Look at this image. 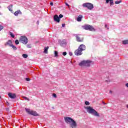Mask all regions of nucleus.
<instances>
[{
  "mask_svg": "<svg viewBox=\"0 0 128 128\" xmlns=\"http://www.w3.org/2000/svg\"><path fill=\"white\" fill-rule=\"evenodd\" d=\"M64 120L66 124H70V126L72 128H76L78 126V124H76V122L74 120L70 117H64Z\"/></svg>",
  "mask_w": 128,
  "mask_h": 128,
  "instance_id": "f257e3e1",
  "label": "nucleus"
},
{
  "mask_svg": "<svg viewBox=\"0 0 128 128\" xmlns=\"http://www.w3.org/2000/svg\"><path fill=\"white\" fill-rule=\"evenodd\" d=\"M86 111L88 114H92V116H100V114L98 112L94 109L92 108V107L88 106L86 108Z\"/></svg>",
  "mask_w": 128,
  "mask_h": 128,
  "instance_id": "f03ea898",
  "label": "nucleus"
},
{
  "mask_svg": "<svg viewBox=\"0 0 128 128\" xmlns=\"http://www.w3.org/2000/svg\"><path fill=\"white\" fill-rule=\"evenodd\" d=\"M92 62L90 60H84L82 61L80 64L79 66H90V64H92Z\"/></svg>",
  "mask_w": 128,
  "mask_h": 128,
  "instance_id": "7ed1b4c3",
  "label": "nucleus"
},
{
  "mask_svg": "<svg viewBox=\"0 0 128 128\" xmlns=\"http://www.w3.org/2000/svg\"><path fill=\"white\" fill-rule=\"evenodd\" d=\"M25 110L27 114H31V116H38V114L36 112L32 110H30V108H25Z\"/></svg>",
  "mask_w": 128,
  "mask_h": 128,
  "instance_id": "20e7f679",
  "label": "nucleus"
},
{
  "mask_svg": "<svg viewBox=\"0 0 128 128\" xmlns=\"http://www.w3.org/2000/svg\"><path fill=\"white\" fill-rule=\"evenodd\" d=\"M82 28H84V30H90V32H94L96 30L92 26L88 24H86L82 26Z\"/></svg>",
  "mask_w": 128,
  "mask_h": 128,
  "instance_id": "39448f33",
  "label": "nucleus"
},
{
  "mask_svg": "<svg viewBox=\"0 0 128 128\" xmlns=\"http://www.w3.org/2000/svg\"><path fill=\"white\" fill-rule=\"evenodd\" d=\"M20 42L23 44H26L28 42V38L26 36H21L20 38Z\"/></svg>",
  "mask_w": 128,
  "mask_h": 128,
  "instance_id": "423d86ee",
  "label": "nucleus"
},
{
  "mask_svg": "<svg viewBox=\"0 0 128 128\" xmlns=\"http://www.w3.org/2000/svg\"><path fill=\"white\" fill-rule=\"evenodd\" d=\"M76 40L78 42H84V38L81 34H76Z\"/></svg>",
  "mask_w": 128,
  "mask_h": 128,
  "instance_id": "0eeeda50",
  "label": "nucleus"
},
{
  "mask_svg": "<svg viewBox=\"0 0 128 128\" xmlns=\"http://www.w3.org/2000/svg\"><path fill=\"white\" fill-rule=\"evenodd\" d=\"M82 6H84V8H87L88 10H92V8H94V4L90 3H84L82 4Z\"/></svg>",
  "mask_w": 128,
  "mask_h": 128,
  "instance_id": "6e6552de",
  "label": "nucleus"
},
{
  "mask_svg": "<svg viewBox=\"0 0 128 128\" xmlns=\"http://www.w3.org/2000/svg\"><path fill=\"white\" fill-rule=\"evenodd\" d=\"M82 51L80 50L78 48L77 50H76L74 51V54H76V56H82Z\"/></svg>",
  "mask_w": 128,
  "mask_h": 128,
  "instance_id": "1a4fd4ad",
  "label": "nucleus"
},
{
  "mask_svg": "<svg viewBox=\"0 0 128 128\" xmlns=\"http://www.w3.org/2000/svg\"><path fill=\"white\" fill-rule=\"evenodd\" d=\"M78 48L81 50L82 52L84 50H86V46L82 44L80 46H79Z\"/></svg>",
  "mask_w": 128,
  "mask_h": 128,
  "instance_id": "9d476101",
  "label": "nucleus"
},
{
  "mask_svg": "<svg viewBox=\"0 0 128 128\" xmlns=\"http://www.w3.org/2000/svg\"><path fill=\"white\" fill-rule=\"evenodd\" d=\"M54 22H60V18L58 17V15L54 16Z\"/></svg>",
  "mask_w": 128,
  "mask_h": 128,
  "instance_id": "9b49d317",
  "label": "nucleus"
},
{
  "mask_svg": "<svg viewBox=\"0 0 128 128\" xmlns=\"http://www.w3.org/2000/svg\"><path fill=\"white\" fill-rule=\"evenodd\" d=\"M5 46H12V40H8Z\"/></svg>",
  "mask_w": 128,
  "mask_h": 128,
  "instance_id": "f8f14e48",
  "label": "nucleus"
},
{
  "mask_svg": "<svg viewBox=\"0 0 128 128\" xmlns=\"http://www.w3.org/2000/svg\"><path fill=\"white\" fill-rule=\"evenodd\" d=\"M8 96L10 98H16V96L14 94H12V93H9Z\"/></svg>",
  "mask_w": 128,
  "mask_h": 128,
  "instance_id": "ddd939ff",
  "label": "nucleus"
},
{
  "mask_svg": "<svg viewBox=\"0 0 128 128\" xmlns=\"http://www.w3.org/2000/svg\"><path fill=\"white\" fill-rule=\"evenodd\" d=\"M22 14V11H20V10H18L14 12V14L16 16H18V14Z\"/></svg>",
  "mask_w": 128,
  "mask_h": 128,
  "instance_id": "4468645a",
  "label": "nucleus"
},
{
  "mask_svg": "<svg viewBox=\"0 0 128 128\" xmlns=\"http://www.w3.org/2000/svg\"><path fill=\"white\" fill-rule=\"evenodd\" d=\"M82 15H79L77 18V22H82Z\"/></svg>",
  "mask_w": 128,
  "mask_h": 128,
  "instance_id": "2eb2a0df",
  "label": "nucleus"
},
{
  "mask_svg": "<svg viewBox=\"0 0 128 128\" xmlns=\"http://www.w3.org/2000/svg\"><path fill=\"white\" fill-rule=\"evenodd\" d=\"M8 8L10 12H14V10H12V5H10L8 6Z\"/></svg>",
  "mask_w": 128,
  "mask_h": 128,
  "instance_id": "dca6fc26",
  "label": "nucleus"
},
{
  "mask_svg": "<svg viewBox=\"0 0 128 128\" xmlns=\"http://www.w3.org/2000/svg\"><path fill=\"white\" fill-rule=\"evenodd\" d=\"M122 44H128V40H123Z\"/></svg>",
  "mask_w": 128,
  "mask_h": 128,
  "instance_id": "f3484780",
  "label": "nucleus"
},
{
  "mask_svg": "<svg viewBox=\"0 0 128 128\" xmlns=\"http://www.w3.org/2000/svg\"><path fill=\"white\" fill-rule=\"evenodd\" d=\"M48 46L45 47L44 48V54H48Z\"/></svg>",
  "mask_w": 128,
  "mask_h": 128,
  "instance_id": "a211bd4d",
  "label": "nucleus"
},
{
  "mask_svg": "<svg viewBox=\"0 0 128 128\" xmlns=\"http://www.w3.org/2000/svg\"><path fill=\"white\" fill-rule=\"evenodd\" d=\"M11 47L13 48V50H16L17 48L16 47V46H14L12 44V46H11Z\"/></svg>",
  "mask_w": 128,
  "mask_h": 128,
  "instance_id": "6ab92c4d",
  "label": "nucleus"
},
{
  "mask_svg": "<svg viewBox=\"0 0 128 128\" xmlns=\"http://www.w3.org/2000/svg\"><path fill=\"white\" fill-rule=\"evenodd\" d=\"M22 56L24 58H28V54H23L22 55Z\"/></svg>",
  "mask_w": 128,
  "mask_h": 128,
  "instance_id": "aec40b11",
  "label": "nucleus"
},
{
  "mask_svg": "<svg viewBox=\"0 0 128 128\" xmlns=\"http://www.w3.org/2000/svg\"><path fill=\"white\" fill-rule=\"evenodd\" d=\"M10 36H12V38H14V34H12V32H10Z\"/></svg>",
  "mask_w": 128,
  "mask_h": 128,
  "instance_id": "412c9836",
  "label": "nucleus"
},
{
  "mask_svg": "<svg viewBox=\"0 0 128 128\" xmlns=\"http://www.w3.org/2000/svg\"><path fill=\"white\" fill-rule=\"evenodd\" d=\"M120 2H122L121 0H118V1L115 2L116 4H120Z\"/></svg>",
  "mask_w": 128,
  "mask_h": 128,
  "instance_id": "4be33fe9",
  "label": "nucleus"
},
{
  "mask_svg": "<svg viewBox=\"0 0 128 128\" xmlns=\"http://www.w3.org/2000/svg\"><path fill=\"white\" fill-rule=\"evenodd\" d=\"M110 6H112L114 5V0H111L110 2Z\"/></svg>",
  "mask_w": 128,
  "mask_h": 128,
  "instance_id": "5701e85b",
  "label": "nucleus"
},
{
  "mask_svg": "<svg viewBox=\"0 0 128 128\" xmlns=\"http://www.w3.org/2000/svg\"><path fill=\"white\" fill-rule=\"evenodd\" d=\"M85 104L86 106H90V102H88V101H86L85 102Z\"/></svg>",
  "mask_w": 128,
  "mask_h": 128,
  "instance_id": "b1692460",
  "label": "nucleus"
},
{
  "mask_svg": "<svg viewBox=\"0 0 128 128\" xmlns=\"http://www.w3.org/2000/svg\"><path fill=\"white\" fill-rule=\"evenodd\" d=\"M15 44H20V42L18 41V40H16Z\"/></svg>",
  "mask_w": 128,
  "mask_h": 128,
  "instance_id": "393cba45",
  "label": "nucleus"
},
{
  "mask_svg": "<svg viewBox=\"0 0 128 128\" xmlns=\"http://www.w3.org/2000/svg\"><path fill=\"white\" fill-rule=\"evenodd\" d=\"M58 51H54V56H58Z\"/></svg>",
  "mask_w": 128,
  "mask_h": 128,
  "instance_id": "a878e982",
  "label": "nucleus"
},
{
  "mask_svg": "<svg viewBox=\"0 0 128 128\" xmlns=\"http://www.w3.org/2000/svg\"><path fill=\"white\" fill-rule=\"evenodd\" d=\"M64 18V16L62 14L59 15V18Z\"/></svg>",
  "mask_w": 128,
  "mask_h": 128,
  "instance_id": "bb28decb",
  "label": "nucleus"
},
{
  "mask_svg": "<svg viewBox=\"0 0 128 128\" xmlns=\"http://www.w3.org/2000/svg\"><path fill=\"white\" fill-rule=\"evenodd\" d=\"M2 30H4V27L0 25V32Z\"/></svg>",
  "mask_w": 128,
  "mask_h": 128,
  "instance_id": "cd10ccee",
  "label": "nucleus"
},
{
  "mask_svg": "<svg viewBox=\"0 0 128 128\" xmlns=\"http://www.w3.org/2000/svg\"><path fill=\"white\" fill-rule=\"evenodd\" d=\"M26 82H30V78H26Z\"/></svg>",
  "mask_w": 128,
  "mask_h": 128,
  "instance_id": "c85d7f7f",
  "label": "nucleus"
},
{
  "mask_svg": "<svg viewBox=\"0 0 128 128\" xmlns=\"http://www.w3.org/2000/svg\"><path fill=\"white\" fill-rule=\"evenodd\" d=\"M24 98L26 100H30V99L27 97H24Z\"/></svg>",
  "mask_w": 128,
  "mask_h": 128,
  "instance_id": "c756f323",
  "label": "nucleus"
},
{
  "mask_svg": "<svg viewBox=\"0 0 128 128\" xmlns=\"http://www.w3.org/2000/svg\"><path fill=\"white\" fill-rule=\"evenodd\" d=\"M62 54H63V56H66V52H63V53H62Z\"/></svg>",
  "mask_w": 128,
  "mask_h": 128,
  "instance_id": "7c9ffc66",
  "label": "nucleus"
},
{
  "mask_svg": "<svg viewBox=\"0 0 128 128\" xmlns=\"http://www.w3.org/2000/svg\"><path fill=\"white\" fill-rule=\"evenodd\" d=\"M52 96H53L54 98H56V94H53Z\"/></svg>",
  "mask_w": 128,
  "mask_h": 128,
  "instance_id": "2f4dec72",
  "label": "nucleus"
},
{
  "mask_svg": "<svg viewBox=\"0 0 128 128\" xmlns=\"http://www.w3.org/2000/svg\"><path fill=\"white\" fill-rule=\"evenodd\" d=\"M111 0H106V4H108V2H110Z\"/></svg>",
  "mask_w": 128,
  "mask_h": 128,
  "instance_id": "473e14b6",
  "label": "nucleus"
},
{
  "mask_svg": "<svg viewBox=\"0 0 128 128\" xmlns=\"http://www.w3.org/2000/svg\"><path fill=\"white\" fill-rule=\"evenodd\" d=\"M69 54H70V56H72V52H69Z\"/></svg>",
  "mask_w": 128,
  "mask_h": 128,
  "instance_id": "72a5a7b5",
  "label": "nucleus"
},
{
  "mask_svg": "<svg viewBox=\"0 0 128 128\" xmlns=\"http://www.w3.org/2000/svg\"><path fill=\"white\" fill-rule=\"evenodd\" d=\"M65 4H66V6H68V8H70V5H68V3L66 2Z\"/></svg>",
  "mask_w": 128,
  "mask_h": 128,
  "instance_id": "f704fd0d",
  "label": "nucleus"
},
{
  "mask_svg": "<svg viewBox=\"0 0 128 128\" xmlns=\"http://www.w3.org/2000/svg\"><path fill=\"white\" fill-rule=\"evenodd\" d=\"M66 26V24H62V27L64 28Z\"/></svg>",
  "mask_w": 128,
  "mask_h": 128,
  "instance_id": "c9c22d12",
  "label": "nucleus"
},
{
  "mask_svg": "<svg viewBox=\"0 0 128 128\" xmlns=\"http://www.w3.org/2000/svg\"><path fill=\"white\" fill-rule=\"evenodd\" d=\"M50 6H54V2H50Z\"/></svg>",
  "mask_w": 128,
  "mask_h": 128,
  "instance_id": "e433bc0d",
  "label": "nucleus"
},
{
  "mask_svg": "<svg viewBox=\"0 0 128 128\" xmlns=\"http://www.w3.org/2000/svg\"><path fill=\"white\" fill-rule=\"evenodd\" d=\"M126 86L127 88H128V83H126Z\"/></svg>",
  "mask_w": 128,
  "mask_h": 128,
  "instance_id": "4c0bfd02",
  "label": "nucleus"
},
{
  "mask_svg": "<svg viewBox=\"0 0 128 128\" xmlns=\"http://www.w3.org/2000/svg\"><path fill=\"white\" fill-rule=\"evenodd\" d=\"M105 28H108V25L105 24Z\"/></svg>",
  "mask_w": 128,
  "mask_h": 128,
  "instance_id": "58836bf2",
  "label": "nucleus"
},
{
  "mask_svg": "<svg viewBox=\"0 0 128 128\" xmlns=\"http://www.w3.org/2000/svg\"><path fill=\"white\" fill-rule=\"evenodd\" d=\"M110 94H112V90H110Z\"/></svg>",
  "mask_w": 128,
  "mask_h": 128,
  "instance_id": "ea45409f",
  "label": "nucleus"
},
{
  "mask_svg": "<svg viewBox=\"0 0 128 128\" xmlns=\"http://www.w3.org/2000/svg\"><path fill=\"white\" fill-rule=\"evenodd\" d=\"M2 8V6H0V8Z\"/></svg>",
  "mask_w": 128,
  "mask_h": 128,
  "instance_id": "a19ab883",
  "label": "nucleus"
},
{
  "mask_svg": "<svg viewBox=\"0 0 128 128\" xmlns=\"http://www.w3.org/2000/svg\"><path fill=\"white\" fill-rule=\"evenodd\" d=\"M127 108H128V105L127 106Z\"/></svg>",
  "mask_w": 128,
  "mask_h": 128,
  "instance_id": "79ce46f5",
  "label": "nucleus"
},
{
  "mask_svg": "<svg viewBox=\"0 0 128 128\" xmlns=\"http://www.w3.org/2000/svg\"><path fill=\"white\" fill-rule=\"evenodd\" d=\"M107 30H108V28H107Z\"/></svg>",
  "mask_w": 128,
  "mask_h": 128,
  "instance_id": "37998d69",
  "label": "nucleus"
},
{
  "mask_svg": "<svg viewBox=\"0 0 128 128\" xmlns=\"http://www.w3.org/2000/svg\"><path fill=\"white\" fill-rule=\"evenodd\" d=\"M0 98H2V97L0 96Z\"/></svg>",
  "mask_w": 128,
  "mask_h": 128,
  "instance_id": "c03bdc74",
  "label": "nucleus"
}]
</instances>
